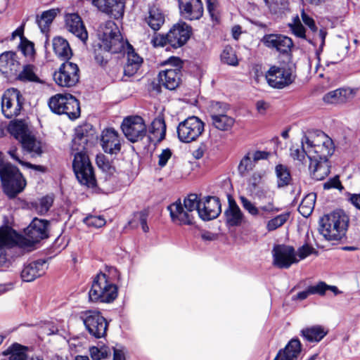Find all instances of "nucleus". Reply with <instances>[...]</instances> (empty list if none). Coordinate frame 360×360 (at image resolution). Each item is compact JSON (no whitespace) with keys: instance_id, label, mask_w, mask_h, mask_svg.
I'll return each instance as SVG.
<instances>
[{"instance_id":"58","label":"nucleus","mask_w":360,"mask_h":360,"mask_svg":"<svg viewBox=\"0 0 360 360\" xmlns=\"http://www.w3.org/2000/svg\"><path fill=\"white\" fill-rule=\"evenodd\" d=\"M53 202V197L50 195L44 196L39 200V203L36 206V210L40 214H44L49 210Z\"/></svg>"},{"instance_id":"39","label":"nucleus","mask_w":360,"mask_h":360,"mask_svg":"<svg viewBox=\"0 0 360 360\" xmlns=\"http://www.w3.org/2000/svg\"><path fill=\"white\" fill-rule=\"evenodd\" d=\"M309 169L316 180L323 179L330 172L328 160H310Z\"/></svg>"},{"instance_id":"55","label":"nucleus","mask_w":360,"mask_h":360,"mask_svg":"<svg viewBox=\"0 0 360 360\" xmlns=\"http://www.w3.org/2000/svg\"><path fill=\"white\" fill-rule=\"evenodd\" d=\"M306 155L307 156V145L305 143H302V141H301V146L294 145L291 146L290 156L294 160L302 162Z\"/></svg>"},{"instance_id":"33","label":"nucleus","mask_w":360,"mask_h":360,"mask_svg":"<svg viewBox=\"0 0 360 360\" xmlns=\"http://www.w3.org/2000/svg\"><path fill=\"white\" fill-rule=\"evenodd\" d=\"M53 49L55 54L63 60H69L72 55V50L70 47L68 41L61 37H56L52 41Z\"/></svg>"},{"instance_id":"8","label":"nucleus","mask_w":360,"mask_h":360,"mask_svg":"<svg viewBox=\"0 0 360 360\" xmlns=\"http://www.w3.org/2000/svg\"><path fill=\"white\" fill-rule=\"evenodd\" d=\"M72 167L78 181L88 188L96 186L93 166L86 153H75Z\"/></svg>"},{"instance_id":"9","label":"nucleus","mask_w":360,"mask_h":360,"mask_svg":"<svg viewBox=\"0 0 360 360\" xmlns=\"http://www.w3.org/2000/svg\"><path fill=\"white\" fill-rule=\"evenodd\" d=\"M266 78L271 86L283 89L294 82L295 74L291 65L272 66L266 72Z\"/></svg>"},{"instance_id":"62","label":"nucleus","mask_w":360,"mask_h":360,"mask_svg":"<svg viewBox=\"0 0 360 360\" xmlns=\"http://www.w3.org/2000/svg\"><path fill=\"white\" fill-rule=\"evenodd\" d=\"M323 188L326 190L337 188L341 191L343 190L344 187L340 181L339 176L336 175L334 177L329 179L323 184Z\"/></svg>"},{"instance_id":"13","label":"nucleus","mask_w":360,"mask_h":360,"mask_svg":"<svg viewBox=\"0 0 360 360\" xmlns=\"http://www.w3.org/2000/svg\"><path fill=\"white\" fill-rule=\"evenodd\" d=\"M56 83L62 87H72L79 80V69L77 64L65 61L53 74Z\"/></svg>"},{"instance_id":"24","label":"nucleus","mask_w":360,"mask_h":360,"mask_svg":"<svg viewBox=\"0 0 360 360\" xmlns=\"http://www.w3.org/2000/svg\"><path fill=\"white\" fill-rule=\"evenodd\" d=\"M101 146L109 154H117L121 150V143L117 131L109 128L103 131L101 134Z\"/></svg>"},{"instance_id":"32","label":"nucleus","mask_w":360,"mask_h":360,"mask_svg":"<svg viewBox=\"0 0 360 360\" xmlns=\"http://www.w3.org/2000/svg\"><path fill=\"white\" fill-rule=\"evenodd\" d=\"M24 240V238L18 236L10 228H0V248H11L17 243L22 245Z\"/></svg>"},{"instance_id":"41","label":"nucleus","mask_w":360,"mask_h":360,"mask_svg":"<svg viewBox=\"0 0 360 360\" xmlns=\"http://www.w3.org/2000/svg\"><path fill=\"white\" fill-rule=\"evenodd\" d=\"M3 360H26L25 348L20 345L13 344L3 352Z\"/></svg>"},{"instance_id":"27","label":"nucleus","mask_w":360,"mask_h":360,"mask_svg":"<svg viewBox=\"0 0 360 360\" xmlns=\"http://www.w3.org/2000/svg\"><path fill=\"white\" fill-rule=\"evenodd\" d=\"M182 16L188 20L200 19L203 14V5L201 0H189L179 4Z\"/></svg>"},{"instance_id":"36","label":"nucleus","mask_w":360,"mask_h":360,"mask_svg":"<svg viewBox=\"0 0 360 360\" xmlns=\"http://www.w3.org/2000/svg\"><path fill=\"white\" fill-rule=\"evenodd\" d=\"M8 131L20 143L31 134L27 124L22 120L11 122L8 127Z\"/></svg>"},{"instance_id":"21","label":"nucleus","mask_w":360,"mask_h":360,"mask_svg":"<svg viewBox=\"0 0 360 360\" xmlns=\"http://www.w3.org/2000/svg\"><path fill=\"white\" fill-rule=\"evenodd\" d=\"M221 212V203L219 198L208 196L201 201L198 215L202 220L209 221L217 218Z\"/></svg>"},{"instance_id":"22","label":"nucleus","mask_w":360,"mask_h":360,"mask_svg":"<svg viewBox=\"0 0 360 360\" xmlns=\"http://www.w3.org/2000/svg\"><path fill=\"white\" fill-rule=\"evenodd\" d=\"M168 210L173 222L179 225H191L194 223V214L185 209L180 200L170 205Z\"/></svg>"},{"instance_id":"6","label":"nucleus","mask_w":360,"mask_h":360,"mask_svg":"<svg viewBox=\"0 0 360 360\" xmlns=\"http://www.w3.org/2000/svg\"><path fill=\"white\" fill-rule=\"evenodd\" d=\"M50 110L58 115H66L75 120L80 115V106L77 99L70 94H57L51 96L48 102Z\"/></svg>"},{"instance_id":"48","label":"nucleus","mask_w":360,"mask_h":360,"mask_svg":"<svg viewBox=\"0 0 360 360\" xmlns=\"http://www.w3.org/2000/svg\"><path fill=\"white\" fill-rule=\"evenodd\" d=\"M148 215L144 212H138L134 213L131 220L129 221V225L131 228H136L140 224L143 232L147 233L149 227L147 225Z\"/></svg>"},{"instance_id":"46","label":"nucleus","mask_w":360,"mask_h":360,"mask_svg":"<svg viewBox=\"0 0 360 360\" xmlns=\"http://www.w3.org/2000/svg\"><path fill=\"white\" fill-rule=\"evenodd\" d=\"M21 144L22 148L30 153L37 155H40L42 153L41 143L31 134Z\"/></svg>"},{"instance_id":"60","label":"nucleus","mask_w":360,"mask_h":360,"mask_svg":"<svg viewBox=\"0 0 360 360\" xmlns=\"http://www.w3.org/2000/svg\"><path fill=\"white\" fill-rule=\"evenodd\" d=\"M84 222L88 226L101 228L105 224V219L101 216L90 215L84 219Z\"/></svg>"},{"instance_id":"15","label":"nucleus","mask_w":360,"mask_h":360,"mask_svg":"<svg viewBox=\"0 0 360 360\" xmlns=\"http://www.w3.org/2000/svg\"><path fill=\"white\" fill-rule=\"evenodd\" d=\"M122 129L127 139L133 143L143 139L147 133L146 125L140 116L125 118L122 124Z\"/></svg>"},{"instance_id":"40","label":"nucleus","mask_w":360,"mask_h":360,"mask_svg":"<svg viewBox=\"0 0 360 360\" xmlns=\"http://www.w3.org/2000/svg\"><path fill=\"white\" fill-rule=\"evenodd\" d=\"M226 221L230 226H238L243 219L244 214L234 200L229 202V208L225 212Z\"/></svg>"},{"instance_id":"34","label":"nucleus","mask_w":360,"mask_h":360,"mask_svg":"<svg viewBox=\"0 0 360 360\" xmlns=\"http://www.w3.org/2000/svg\"><path fill=\"white\" fill-rule=\"evenodd\" d=\"M145 21L153 30L158 31L164 25L165 16L159 8L152 6L149 8Z\"/></svg>"},{"instance_id":"61","label":"nucleus","mask_w":360,"mask_h":360,"mask_svg":"<svg viewBox=\"0 0 360 360\" xmlns=\"http://www.w3.org/2000/svg\"><path fill=\"white\" fill-rule=\"evenodd\" d=\"M150 44L155 48L164 47L166 44H169L168 34H155L152 37Z\"/></svg>"},{"instance_id":"63","label":"nucleus","mask_w":360,"mask_h":360,"mask_svg":"<svg viewBox=\"0 0 360 360\" xmlns=\"http://www.w3.org/2000/svg\"><path fill=\"white\" fill-rule=\"evenodd\" d=\"M21 50L25 56L32 57L34 54V44L26 39H22Z\"/></svg>"},{"instance_id":"49","label":"nucleus","mask_w":360,"mask_h":360,"mask_svg":"<svg viewBox=\"0 0 360 360\" xmlns=\"http://www.w3.org/2000/svg\"><path fill=\"white\" fill-rule=\"evenodd\" d=\"M255 166V161L252 160L250 154L246 153L238 166V173L241 176H245L254 169Z\"/></svg>"},{"instance_id":"38","label":"nucleus","mask_w":360,"mask_h":360,"mask_svg":"<svg viewBox=\"0 0 360 360\" xmlns=\"http://www.w3.org/2000/svg\"><path fill=\"white\" fill-rule=\"evenodd\" d=\"M60 11V10L58 8H51L42 12L40 15L37 16L36 22L41 32L45 33L49 31L51 24Z\"/></svg>"},{"instance_id":"14","label":"nucleus","mask_w":360,"mask_h":360,"mask_svg":"<svg viewBox=\"0 0 360 360\" xmlns=\"http://www.w3.org/2000/svg\"><path fill=\"white\" fill-rule=\"evenodd\" d=\"M167 63L172 65L174 68L166 69L160 72L158 75L159 82L165 88L174 90L180 84L182 61L179 58L172 56L167 60Z\"/></svg>"},{"instance_id":"47","label":"nucleus","mask_w":360,"mask_h":360,"mask_svg":"<svg viewBox=\"0 0 360 360\" xmlns=\"http://www.w3.org/2000/svg\"><path fill=\"white\" fill-rule=\"evenodd\" d=\"M257 197L259 199H262L263 197L269 199L267 205L259 207L260 213L262 211L268 214H273L279 211V209L274 206L273 196L269 192L264 191H258Z\"/></svg>"},{"instance_id":"17","label":"nucleus","mask_w":360,"mask_h":360,"mask_svg":"<svg viewBox=\"0 0 360 360\" xmlns=\"http://www.w3.org/2000/svg\"><path fill=\"white\" fill-rule=\"evenodd\" d=\"M49 222L46 220L34 218L25 230L29 239L22 241V245L30 246L48 237Z\"/></svg>"},{"instance_id":"30","label":"nucleus","mask_w":360,"mask_h":360,"mask_svg":"<svg viewBox=\"0 0 360 360\" xmlns=\"http://www.w3.org/2000/svg\"><path fill=\"white\" fill-rule=\"evenodd\" d=\"M302 351V345L298 339H292L283 349L277 354L278 360H297Z\"/></svg>"},{"instance_id":"10","label":"nucleus","mask_w":360,"mask_h":360,"mask_svg":"<svg viewBox=\"0 0 360 360\" xmlns=\"http://www.w3.org/2000/svg\"><path fill=\"white\" fill-rule=\"evenodd\" d=\"M24 98L20 91L15 88L7 89L1 98V111L7 118L20 115L24 104Z\"/></svg>"},{"instance_id":"56","label":"nucleus","mask_w":360,"mask_h":360,"mask_svg":"<svg viewBox=\"0 0 360 360\" xmlns=\"http://www.w3.org/2000/svg\"><path fill=\"white\" fill-rule=\"evenodd\" d=\"M90 356L93 360H102L107 358L110 351L106 346H102L101 347H91L89 349Z\"/></svg>"},{"instance_id":"51","label":"nucleus","mask_w":360,"mask_h":360,"mask_svg":"<svg viewBox=\"0 0 360 360\" xmlns=\"http://www.w3.org/2000/svg\"><path fill=\"white\" fill-rule=\"evenodd\" d=\"M221 60L224 63L229 65L236 66L238 64V60L236 55V52L234 49L230 46H226L224 47L221 54Z\"/></svg>"},{"instance_id":"37","label":"nucleus","mask_w":360,"mask_h":360,"mask_svg":"<svg viewBox=\"0 0 360 360\" xmlns=\"http://www.w3.org/2000/svg\"><path fill=\"white\" fill-rule=\"evenodd\" d=\"M328 333V330L324 327L316 325L307 327L301 330L302 336L307 341L311 342H320Z\"/></svg>"},{"instance_id":"42","label":"nucleus","mask_w":360,"mask_h":360,"mask_svg":"<svg viewBox=\"0 0 360 360\" xmlns=\"http://www.w3.org/2000/svg\"><path fill=\"white\" fill-rule=\"evenodd\" d=\"M35 69V67L32 65H26L23 66V68L18 74L17 79L22 82L44 84V81L37 75Z\"/></svg>"},{"instance_id":"3","label":"nucleus","mask_w":360,"mask_h":360,"mask_svg":"<svg viewBox=\"0 0 360 360\" xmlns=\"http://www.w3.org/2000/svg\"><path fill=\"white\" fill-rule=\"evenodd\" d=\"M304 143L307 145V157L309 160H328L335 150L333 140L323 131H318L304 136Z\"/></svg>"},{"instance_id":"25","label":"nucleus","mask_w":360,"mask_h":360,"mask_svg":"<svg viewBox=\"0 0 360 360\" xmlns=\"http://www.w3.org/2000/svg\"><path fill=\"white\" fill-rule=\"evenodd\" d=\"M65 27L67 30L85 43L88 39V33L80 16L77 13H69L65 15Z\"/></svg>"},{"instance_id":"64","label":"nucleus","mask_w":360,"mask_h":360,"mask_svg":"<svg viewBox=\"0 0 360 360\" xmlns=\"http://www.w3.org/2000/svg\"><path fill=\"white\" fill-rule=\"evenodd\" d=\"M262 178V175L260 172H255L251 175V176L248 180V187L251 191L255 190L260 184Z\"/></svg>"},{"instance_id":"54","label":"nucleus","mask_w":360,"mask_h":360,"mask_svg":"<svg viewBox=\"0 0 360 360\" xmlns=\"http://www.w3.org/2000/svg\"><path fill=\"white\" fill-rule=\"evenodd\" d=\"M96 162L97 166L102 171L106 173L112 174L115 171V167L112 165V162H110L108 158L103 154L98 155L96 158Z\"/></svg>"},{"instance_id":"26","label":"nucleus","mask_w":360,"mask_h":360,"mask_svg":"<svg viewBox=\"0 0 360 360\" xmlns=\"http://www.w3.org/2000/svg\"><path fill=\"white\" fill-rule=\"evenodd\" d=\"M47 266L44 259H38L26 264L21 271L23 281L31 282L45 274Z\"/></svg>"},{"instance_id":"35","label":"nucleus","mask_w":360,"mask_h":360,"mask_svg":"<svg viewBox=\"0 0 360 360\" xmlns=\"http://www.w3.org/2000/svg\"><path fill=\"white\" fill-rule=\"evenodd\" d=\"M19 63L16 55L11 51H6L0 56V71L4 74H11L17 70Z\"/></svg>"},{"instance_id":"12","label":"nucleus","mask_w":360,"mask_h":360,"mask_svg":"<svg viewBox=\"0 0 360 360\" xmlns=\"http://www.w3.org/2000/svg\"><path fill=\"white\" fill-rule=\"evenodd\" d=\"M86 329L96 338L103 337L107 331L108 323L99 311L89 310L80 314Z\"/></svg>"},{"instance_id":"1","label":"nucleus","mask_w":360,"mask_h":360,"mask_svg":"<svg viewBox=\"0 0 360 360\" xmlns=\"http://www.w3.org/2000/svg\"><path fill=\"white\" fill-rule=\"evenodd\" d=\"M349 217L342 210L324 215L319 221L320 233L328 240H338L345 236Z\"/></svg>"},{"instance_id":"5","label":"nucleus","mask_w":360,"mask_h":360,"mask_svg":"<svg viewBox=\"0 0 360 360\" xmlns=\"http://www.w3.org/2000/svg\"><path fill=\"white\" fill-rule=\"evenodd\" d=\"M128 44L124 41L116 24L112 20L107 21L102 28L101 49L106 53H117L125 52Z\"/></svg>"},{"instance_id":"45","label":"nucleus","mask_w":360,"mask_h":360,"mask_svg":"<svg viewBox=\"0 0 360 360\" xmlns=\"http://www.w3.org/2000/svg\"><path fill=\"white\" fill-rule=\"evenodd\" d=\"M316 200V194L311 193L307 194L302 200L298 210L304 217H308L314 210Z\"/></svg>"},{"instance_id":"4","label":"nucleus","mask_w":360,"mask_h":360,"mask_svg":"<svg viewBox=\"0 0 360 360\" xmlns=\"http://www.w3.org/2000/svg\"><path fill=\"white\" fill-rule=\"evenodd\" d=\"M117 297V287L109 281L106 274L99 273L94 278L89 292V300L94 302L110 303Z\"/></svg>"},{"instance_id":"7","label":"nucleus","mask_w":360,"mask_h":360,"mask_svg":"<svg viewBox=\"0 0 360 360\" xmlns=\"http://www.w3.org/2000/svg\"><path fill=\"white\" fill-rule=\"evenodd\" d=\"M230 112L231 108L228 103L212 101L209 107V113L212 127L221 131H231L236 120Z\"/></svg>"},{"instance_id":"28","label":"nucleus","mask_w":360,"mask_h":360,"mask_svg":"<svg viewBox=\"0 0 360 360\" xmlns=\"http://www.w3.org/2000/svg\"><path fill=\"white\" fill-rule=\"evenodd\" d=\"M127 61L124 67V75L131 77L135 75L139 69L143 59L134 52L131 45L127 46Z\"/></svg>"},{"instance_id":"16","label":"nucleus","mask_w":360,"mask_h":360,"mask_svg":"<svg viewBox=\"0 0 360 360\" xmlns=\"http://www.w3.org/2000/svg\"><path fill=\"white\" fill-rule=\"evenodd\" d=\"M273 264L280 269H288L299 259L293 247L285 245H276L272 250Z\"/></svg>"},{"instance_id":"44","label":"nucleus","mask_w":360,"mask_h":360,"mask_svg":"<svg viewBox=\"0 0 360 360\" xmlns=\"http://www.w3.org/2000/svg\"><path fill=\"white\" fill-rule=\"evenodd\" d=\"M88 143V136L84 134L82 129H77L76 130L74 138L72 141V150L76 151V153H86L84 150L86 145Z\"/></svg>"},{"instance_id":"59","label":"nucleus","mask_w":360,"mask_h":360,"mask_svg":"<svg viewBox=\"0 0 360 360\" xmlns=\"http://www.w3.org/2000/svg\"><path fill=\"white\" fill-rule=\"evenodd\" d=\"M207 10L212 20L218 22L219 19V2L217 0H206Z\"/></svg>"},{"instance_id":"23","label":"nucleus","mask_w":360,"mask_h":360,"mask_svg":"<svg viewBox=\"0 0 360 360\" xmlns=\"http://www.w3.org/2000/svg\"><path fill=\"white\" fill-rule=\"evenodd\" d=\"M262 41L266 47L275 49L282 53L290 51L293 46L292 39L282 34H266L262 38Z\"/></svg>"},{"instance_id":"20","label":"nucleus","mask_w":360,"mask_h":360,"mask_svg":"<svg viewBox=\"0 0 360 360\" xmlns=\"http://www.w3.org/2000/svg\"><path fill=\"white\" fill-rule=\"evenodd\" d=\"M127 0H93V4L101 11L115 19L122 18Z\"/></svg>"},{"instance_id":"43","label":"nucleus","mask_w":360,"mask_h":360,"mask_svg":"<svg viewBox=\"0 0 360 360\" xmlns=\"http://www.w3.org/2000/svg\"><path fill=\"white\" fill-rule=\"evenodd\" d=\"M275 172L277 177V186L278 188L288 186L292 177L288 167L284 165L279 164L275 167Z\"/></svg>"},{"instance_id":"29","label":"nucleus","mask_w":360,"mask_h":360,"mask_svg":"<svg viewBox=\"0 0 360 360\" xmlns=\"http://www.w3.org/2000/svg\"><path fill=\"white\" fill-rule=\"evenodd\" d=\"M354 91L351 89H338L331 91L324 95L323 100L325 103L330 104L345 103L352 98Z\"/></svg>"},{"instance_id":"53","label":"nucleus","mask_w":360,"mask_h":360,"mask_svg":"<svg viewBox=\"0 0 360 360\" xmlns=\"http://www.w3.org/2000/svg\"><path fill=\"white\" fill-rule=\"evenodd\" d=\"M200 202L201 200L199 199L198 196L196 194L192 193L184 198L182 205L188 212L193 213L195 211H197L198 213Z\"/></svg>"},{"instance_id":"18","label":"nucleus","mask_w":360,"mask_h":360,"mask_svg":"<svg viewBox=\"0 0 360 360\" xmlns=\"http://www.w3.org/2000/svg\"><path fill=\"white\" fill-rule=\"evenodd\" d=\"M169 44L174 49L185 45L192 34V27L183 21L173 25L167 32Z\"/></svg>"},{"instance_id":"31","label":"nucleus","mask_w":360,"mask_h":360,"mask_svg":"<svg viewBox=\"0 0 360 360\" xmlns=\"http://www.w3.org/2000/svg\"><path fill=\"white\" fill-rule=\"evenodd\" d=\"M166 124L163 117L158 116L152 122L149 128V139L155 143L161 142L165 137Z\"/></svg>"},{"instance_id":"57","label":"nucleus","mask_w":360,"mask_h":360,"mask_svg":"<svg viewBox=\"0 0 360 360\" xmlns=\"http://www.w3.org/2000/svg\"><path fill=\"white\" fill-rule=\"evenodd\" d=\"M239 200L243 208L247 211L250 215L253 217H258L261 215L259 212V209L257 207L255 203L248 199L246 197L243 195H240L239 197Z\"/></svg>"},{"instance_id":"52","label":"nucleus","mask_w":360,"mask_h":360,"mask_svg":"<svg viewBox=\"0 0 360 360\" xmlns=\"http://www.w3.org/2000/svg\"><path fill=\"white\" fill-rule=\"evenodd\" d=\"M328 290H331L335 294H337L338 292L336 286L328 285L323 281L319 282L316 285L309 286V292H311V295H323Z\"/></svg>"},{"instance_id":"19","label":"nucleus","mask_w":360,"mask_h":360,"mask_svg":"<svg viewBox=\"0 0 360 360\" xmlns=\"http://www.w3.org/2000/svg\"><path fill=\"white\" fill-rule=\"evenodd\" d=\"M292 33L297 37L305 39L310 44L316 45L320 42V46L323 47L325 44V39L327 32L324 30H320L318 33L315 34L312 38L306 34V30L302 25L299 16L297 15L292 18V22L288 24Z\"/></svg>"},{"instance_id":"50","label":"nucleus","mask_w":360,"mask_h":360,"mask_svg":"<svg viewBox=\"0 0 360 360\" xmlns=\"http://www.w3.org/2000/svg\"><path fill=\"white\" fill-rule=\"evenodd\" d=\"M290 217L289 212L282 213L269 220L266 223V228L268 231H273L282 226L287 222Z\"/></svg>"},{"instance_id":"2","label":"nucleus","mask_w":360,"mask_h":360,"mask_svg":"<svg viewBox=\"0 0 360 360\" xmlns=\"http://www.w3.org/2000/svg\"><path fill=\"white\" fill-rule=\"evenodd\" d=\"M0 179L4 193L9 198H14L21 193L26 181L18 167L4 159V154L0 151Z\"/></svg>"},{"instance_id":"11","label":"nucleus","mask_w":360,"mask_h":360,"mask_svg":"<svg viewBox=\"0 0 360 360\" xmlns=\"http://www.w3.org/2000/svg\"><path fill=\"white\" fill-rule=\"evenodd\" d=\"M204 122L195 116H191L179 124L177 135L181 142L195 141L204 131Z\"/></svg>"}]
</instances>
